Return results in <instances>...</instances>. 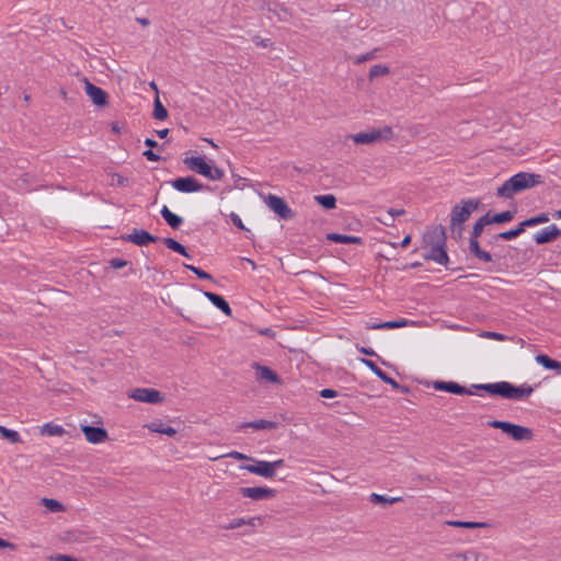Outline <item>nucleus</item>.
<instances>
[{"instance_id":"1","label":"nucleus","mask_w":561,"mask_h":561,"mask_svg":"<svg viewBox=\"0 0 561 561\" xmlns=\"http://www.w3.org/2000/svg\"><path fill=\"white\" fill-rule=\"evenodd\" d=\"M541 182L542 180L540 174L519 172L511 176L500 187H497L496 195L499 197L510 199L523 191L541 184Z\"/></svg>"},{"instance_id":"2","label":"nucleus","mask_w":561,"mask_h":561,"mask_svg":"<svg viewBox=\"0 0 561 561\" xmlns=\"http://www.w3.org/2000/svg\"><path fill=\"white\" fill-rule=\"evenodd\" d=\"M492 396H500L508 400H523L531 396L534 392L533 387L528 385L514 386L507 381H500L494 383H484L476 386Z\"/></svg>"},{"instance_id":"3","label":"nucleus","mask_w":561,"mask_h":561,"mask_svg":"<svg viewBox=\"0 0 561 561\" xmlns=\"http://www.w3.org/2000/svg\"><path fill=\"white\" fill-rule=\"evenodd\" d=\"M183 163L188 170L211 181H220L225 176L224 170L206 161L203 157H185Z\"/></svg>"},{"instance_id":"4","label":"nucleus","mask_w":561,"mask_h":561,"mask_svg":"<svg viewBox=\"0 0 561 561\" xmlns=\"http://www.w3.org/2000/svg\"><path fill=\"white\" fill-rule=\"evenodd\" d=\"M392 138L393 130L390 126L371 128L347 136V139L352 140L355 145H375L390 141Z\"/></svg>"},{"instance_id":"5","label":"nucleus","mask_w":561,"mask_h":561,"mask_svg":"<svg viewBox=\"0 0 561 561\" xmlns=\"http://www.w3.org/2000/svg\"><path fill=\"white\" fill-rule=\"evenodd\" d=\"M480 202L474 199H465L460 204L453 207L450 214V228L453 231L458 228V232L461 233V225L467 221L472 211L479 207Z\"/></svg>"},{"instance_id":"6","label":"nucleus","mask_w":561,"mask_h":561,"mask_svg":"<svg viewBox=\"0 0 561 561\" xmlns=\"http://www.w3.org/2000/svg\"><path fill=\"white\" fill-rule=\"evenodd\" d=\"M489 425L494 428L501 430L503 433L517 442H529L533 439L534 434L529 427L513 424L505 421H491Z\"/></svg>"},{"instance_id":"7","label":"nucleus","mask_w":561,"mask_h":561,"mask_svg":"<svg viewBox=\"0 0 561 561\" xmlns=\"http://www.w3.org/2000/svg\"><path fill=\"white\" fill-rule=\"evenodd\" d=\"M253 463L240 466V469L247 470L250 473L272 479L276 474V469L280 468L284 465L283 459H277L275 461H265V460H256L253 458Z\"/></svg>"},{"instance_id":"8","label":"nucleus","mask_w":561,"mask_h":561,"mask_svg":"<svg viewBox=\"0 0 561 561\" xmlns=\"http://www.w3.org/2000/svg\"><path fill=\"white\" fill-rule=\"evenodd\" d=\"M435 241L426 238V242L431 245L430 253L427 254L428 260H433L439 264H446L448 262L447 253L444 249V231L440 229L439 231H434ZM433 238V237H430Z\"/></svg>"},{"instance_id":"9","label":"nucleus","mask_w":561,"mask_h":561,"mask_svg":"<svg viewBox=\"0 0 561 561\" xmlns=\"http://www.w3.org/2000/svg\"><path fill=\"white\" fill-rule=\"evenodd\" d=\"M128 397L138 402L151 404H158L163 401L161 392L151 388H136L128 393Z\"/></svg>"},{"instance_id":"10","label":"nucleus","mask_w":561,"mask_h":561,"mask_svg":"<svg viewBox=\"0 0 561 561\" xmlns=\"http://www.w3.org/2000/svg\"><path fill=\"white\" fill-rule=\"evenodd\" d=\"M239 492L243 497L253 501L273 499L276 496L277 493L276 490L267 486H242L240 488Z\"/></svg>"},{"instance_id":"11","label":"nucleus","mask_w":561,"mask_h":561,"mask_svg":"<svg viewBox=\"0 0 561 561\" xmlns=\"http://www.w3.org/2000/svg\"><path fill=\"white\" fill-rule=\"evenodd\" d=\"M265 204L272 211L277 214L283 219H291L294 217L293 210L279 196L273 194L267 195L265 198Z\"/></svg>"},{"instance_id":"12","label":"nucleus","mask_w":561,"mask_h":561,"mask_svg":"<svg viewBox=\"0 0 561 561\" xmlns=\"http://www.w3.org/2000/svg\"><path fill=\"white\" fill-rule=\"evenodd\" d=\"M84 88L87 95L91 99L92 103L96 106H106L108 103L107 93L91 83L88 79H84Z\"/></svg>"},{"instance_id":"13","label":"nucleus","mask_w":561,"mask_h":561,"mask_svg":"<svg viewBox=\"0 0 561 561\" xmlns=\"http://www.w3.org/2000/svg\"><path fill=\"white\" fill-rule=\"evenodd\" d=\"M85 439L91 444H102L108 439L107 431L103 427L81 425Z\"/></svg>"},{"instance_id":"14","label":"nucleus","mask_w":561,"mask_h":561,"mask_svg":"<svg viewBox=\"0 0 561 561\" xmlns=\"http://www.w3.org/2000/svg\"><path fill=\"white\" fill-rule=\"evenodd\" d=\"M172 186L183 193H194L203 190V184L192 176L179 178L172 182Z\"/></svg>"},{"instance_id":"15","label":"nucleus","mask_w":561,"mask_h":561,"mask_svg":"<svg viewBox=\"0 0 561 561\" xmlns=\"http://www.w3.org/2000/svg\"><path fill=\"white\" fill-rule=\"evenodd\" d=\"M123 239L136 245L144 247L150 242H156L158 237L152 236L145 230L134 229L130 233L124 236Z\"/></svg>"},{"instance_id":"16","label":"nucleus","mask_w":561,"mask_h":561,"mask_svg":"<svg viewBox=\"0 0 561 561\" xmlns=\"http://www.w3.org/2000/svg\"><path fill=\"white\" fill-rule=\"evenodd\" d=\"M264 524V519L262 516H252L249 518L238 517L233 518L229 524L224 526L225 530H233L238 529L242 526H250L252 528L261 527Z\"/></svg>"},{"instance_id":"17","label":"nucleus","mask_w":561,"mask_h":561,"mask_svg":"<svg viewBox=\"0 0 561 561\" xmlns=\"http://www.w3.org/2000/svg\"><path fill=\"white\" fill-rule=\"evenodd\" d=\"M560 236L561 230L556 225H551L538 231L534 236V240L537 244H543L556 240Z\"/></svg>"},{"instance_id":"18","label":"nucleus","mask_w":561,"mask_h":561,"mask_svg":"<svg viewBox=\"0 0 561 561\" xmlns=\"http://www.w3.org/2000/svg\"><path fill=\"white\" fill-rule=\"evenodd\" d=\"M435 390L447 391L454 394H472L473 392L454 381H434Z\"/></svg>"},{"instance_id":"19","label":"nucleus","mask_w":561,"mask_h":561,"mask_svg":"<svg viewBox=\"0 0 561 561\" xmlns=\"http://www.w3.org/2000/svg\"><path fill=\"white\" fill-rule=\"evenodd\" d=\"M360 362L368 367L376 376H378L382 381L390 385L392 388H400L399 383L391 377H389L386 373H383L373 360L362 358Z\"/></svg>"},{"instance_id":"20","label":"nucleus","mask_w":561,"mask_h":561,"mask_svg":"<svg viewBox=\"0 0 561 561\" xmlns=\"http://www.w3.org/2000/svg\"><path fill=\"white\" fill-rule=\"evenodd\" d=\"M39 504L45 508V513L57 514L67 512V506L56 499L42 497Z\"/></svg>"},{"instance_id":"21","label":"nucleus","mask_w":561,"mask_h":561,"mask_svg":"<svg viewBox=\"0 0 561 561\" xmlns=\"http://www.w3.org/2000/svg\"><path fill=\"white\" fill-rule=\"evenodd\" d=\"M204 296L219 310H221L226 316H231L232 310L228 302L219 295L210 293V291H204Z\"/></svg>"},{"instance_id":"22","label":"nucleus","mask_w":561,"mask_h":561,"mask_svg":"<svg viewBox=\"0 0 561 561\" xmlns=\"http://www.w3.org/2000/svg\"><path fill=\"white\" fill-rule=\"evenodd\" d=\"M254 368L257 373V379L265 380L272 383H280L278 375L271 368L259 364H255Z\"/></svg>"},{"instance_id":"23","label":"nucleus","mask_w":561,"mask_h":561,"mask_svg":"<svg viewBox=\"0 0 561 561\" xmlns=\"http://www.w3.org/2000/svg\"><path fill=\"white\" fill-rule=\"evenodd\" d=\"M412 322H410L407 319H400L396 321H387V322H380L375 324H366V328L369 330H378V329H400L405 328L410 325Z\"/></svg>"},{"instance_id":"24","label":"nucleus","mask_w":561,"mask_h":561,"mask_svg":"<svg viewBox=\"0 0 561 561\" xmlns=\"http://www.w3.org/2000/svg\"><path fill=\"white\" fill-rule=\"evenodd\" d=\"M536 362L543 366L546 369L556 370L558 374H561V363L550 358L545 354H539L536 356Z\"/></svg>"},{"instance_id":"25","label":"nucleus","mask_w":561,"mask_h":561,"mask_svg":"<svg viewBox=\"0 0 561 561\" xmlns=\"http://www.w3.org/2000/svg\"><path fill=\"white\" fill-rule=\"evenodd\" d=\"M146 427L152 433H159L170 437L176 434L175 428L164 425L162 422H151L147 424Z\"/></svg>"},{"instance_id":"26","label":"nucleus","mask_w":561,"mask_h":561,"mask_svg":"<svg viewBox=\"0 0 561 561\" xmlns=\"http://www.w3.org/2000/svg\"><path fill=\"white\" fill-rule=\"evenodd\" d=\"M241 427H251L253 430H275L277 427V423L268 420H256L253 422H248L241 425Z\"/></svg>"},{"instance_id":"27","label":"nucleus","mask_w":561,"mask_h":561,"mask_svg":"<svg viewBox=\"0 0 561 561\" xmlns=\"http://www.w3.org/2000/svg\"><path fill=\"white\" fill-rule=\"evenodd\" d=\"M161 216L173 229L179 228V226L183 221V219L180 216L173 214L167 206H163V208L161 209Z\"/></svg>"},{"instance_id":"28","label":"nucleus","mask_w":561,"mask_h":561,"mask_svg":"<svg viewBox=\"0 0 561 561\" xmlns=\"http://www.w3.org/2000/svg\"><path fill=\"white\" fill-rule=\"evenodd\" d=\"M469 248L471 253L474 254L479 260L484 262H490L492 260L490 253L480 249L478 239H470Z\"/></svg>"},{"instance_id":"29","label":"nucleus","mask_w":561,"mask_h":561,"mask_svg":"<svg viewBox=\"0 0 561 561\" xmlns=\"http://www.w3.org/2000/svg\"><path fill=\"white\" fill-rule=\"evenodd\" d=\"M446 524L448 526L456 527V528H469V529L488 527L486 523H481V522L447 520Z\"/></svg>"},{"instance_id":"30","label":"nucleus","mask_w":561,"mask_h":561,"mask_svg":"<svg viewBox=\"0 0 561 561\" xmlns=\"http://www.w3.org/2000/svg\"><path fill=\"white\" fill-rule=\"evenodd\" d=\"M456 558L460 561H488V557L485 554L473 550L457 553Z\"/></svg>"},{"instance_id":"31","label":"nucleus","mask_w":561,"mask_h":561,"mask_svg":"<svg viewBox=\"0 0 561 561\" xmlns=\"http://www.w3.org/2000/svg\"><path fill=\"white\" fill-rule=\"evenodd\" d=\"M41 434L47 436H61L65 434V430L60 425L46 423L41 427Z\"/></svg>"},{"instance_id":"32","label":"nucleus","mask_w":561,"mask_h":561,"mask_svg":"<svg viewBox=\"0 0 561 561\" xmlns=\"http://www.w3.org/2000/svg\"><path fill=\"white\" fill-rule=\"evenodd\" d=\"M328 239L336 243H360L362 239L355 236L329 233Z\"/></svg>"},{"instance_id":"33","label":"nucleus","mask_w":561,"mask_h":561,"mask_svg":"<svg viewBox=\"0 0 561 561\" xmlns=\"http://www.w3.org/2000/svg\"><path fill=\"white\" fill-rule=\"evenodd\" d=\"M316 202L324 207L325 209H333L336 206V198L332 194L317 195L314 196Z\"/></svg>"},{"instance_id":"34","label":"nucleus","mask_w":561,"mask_h":561,"mask_svg":"<svg viewBox=\"0 0 561 561\" xmlns=\"http://www.w3.org/2000/svg\"><path fill=\"white\" fill-rule=\"evenodd\" d=\"M486 225H490V216H489V214L482 216L481 218H479L476 221V224L473 225V228H472L471 239H478L480 237V234L482 233L483 228Z\"/></svg>"},{"instance_id":"35","label":"nucleus","mask_w":561,"mask_h":561,"mask_svg":"<svg viewBox=\"0 0 561 561\" xmlns=\"http://www.w3.org/2000/svg\"><path fill=\"white\" fill-rule=\"evenodd\" d=\"M163 242H164V244L167 245L168 249H170V250H172L174 252H178V253H180L181 255H183L185 257H190V254L187 253L185 247L182 245L176 240H174L172 238H165V239H163Z\"/></svg>"},{"instance_id":"36","label":"nucleus","mask_w":561,"mask_h":561,"mask_svg":"<svg viewBox=\"0 0 561 561\" xmlns=\"http://www.w3.org/2000/svg\"><path fill=\"white\" fill-rule=\"evenodd\" d=\"M153 117L159 121H164L168 118V111L161 103L159 95L156 96L153 103Z\"/></svg>"},{"instance_id":"37","label":"nucleus","mask_w":561,"mask_h":561,"mask_svg":"<svg viewBox=\"0 0 561 561\" xmlns=\"http://www.w3.org/2000/svg\"><path fill=\"white\" fill-rule=\"evenodd\" d=\"M400 500H401V497H387V496L378 494V493L370 494V502H373L375 504H380V505H391V504L399 502Z\"/></svg>"},{"instance_id":"38","label":"nucleus","mask_w":561,"mask_h":561,"mask_svg":"<svg viewBox=\"0 0 561 561\" xmlns=\"http://www.w3.org/2000/svg\"><path fill=\"white\" fill-rule=\"evenodd\" d=\"M0 434L2 435V437H4L5 439L10 440L13 444L21 443L20 434L14 430H9V428L0 425Z\"/></svg>"},{"instance_id":"39","label":"nucleus","mask_w":561,"mask_h":561,"mask_svg":"<svg viewBox=\"0 0 561 561\" xmlns=\"http://www.w3.org/2000/svg\"><path fill=\"white\" fill-rule=\"evenodd\" d=\"M548 221H549V217L547 214H539L535 217H531L529 219L522 221V226L534 227V226L545 224Z\"/></svg>"},{"instance_id":"40","label":"nucleus","mask_w":561,"mask_h":561,"mask_svg":"<svg viewBox=\"0 0 561 561\" xmlns=\"http://www.w3.org/2000/svg\"><path fill=\"white\" fill-rule=\"evenodd\" d=\"M514 215L510 210L502 211L500 214H495L493 217H490V224H502L507 222L513 219Z\"/></svg>"},{"instance_id":"41","label":"nucleus","mask_w":561,"mask_h":561,"mask_svg":"<svg viewBox=\"0 0 561 561\" xmlns=\"http://www.w3.org/2000/svg\"><path fill=\"white\" fill-rule=\"evenodd\" d=\"M526 227L527 226H522V222H520L517 228L502 232V233H500L499 237L504 240L514 239V238L518 237L520 233H523Z\"/></svg>"},{"instance_id":"42","label":"nucleus","mask_w":561,"mask_h":561,"mask_svg":"<svg viewBox=\"0 0 561 561\" xmlns=\"http://www.w3.org/2000/svg\"><path fill=\"white\" fill-rule=\"evenodd\" d=\"M389 73V68L383 65H375L369 70V79L382 77Z\"/></svg>"},{"instance_id":"43","label":"nucleus","mask_w":561,"mask_h":561,"mask_svg":"<svg viewBox=\"0 0 561 561\" xmlns=\"http://www.w3.org/2000/svg\"><path fill=\"white\" fill-rule=\"evenodd\" d=\"M128 184V179L123 176L119 173L111 174V185L112 186H126Z\"/></svg>"},{"instance_id":"44","label":"nucleus","mask_w":561,"mask_h":561,"mask_svg":"<svg viewBox=\"0 0 561 561\" xmlns=\"http://www.w3.org/2000/svg\"><path fill=\"white\" fill-rule=\"evenodd\" d=\"M184 267H186L187 270L192 271L198 278H202V279H211V275L208 274L207 272L198 268V267H195L193 265H190V264H184Z\"/></svg>"},{"instance_id":"45","label":"nucleus","mask_w":561,"mask_h":561,"mask_svg":"<svg viewBox=\"0 0 561 561\" xmlns=\"http://www.w3.org/2000/svg\"><path fill=\"white\" fill-rule=\"evenodd\" d=\"M479 336L484 337V339H492V340H496V341H505L506 340V336L504 334L497 333V332H492V331H483L479 334Z\"/></svg>"},{"instance_id":"46","label":"nucleus","mask_w":561,"mask_h":561,"mask_svg":"<svg viewBox=\"0 0 561 561\" xmlns=\"http://www.w3.org/2000/svg\"><path fill=\"white\" fill-rule=\"evenodd\" d=\"M270 11H274L280 20H286L289 16L288 9L280 4H275V10L270 9Z\"/></svg>"},{"instance_id":"47","label":"nucleus","mask_w":561,"mask_h":561,"mask_svg":"<svg viewBox=\"0 0 561 561\" xmlns=\"http://www.w3.org/2000/svg\"><path fill=\"white\" fill-rule=\"evenodd\" d=\"M252 41L256 46H261L264 48L272 47V42L270 38H262L259 35H255Z\"/></svg>"},{"instance_id":"48","label":"nucleus","mask_w":561,"mask_h":561,"mask_svg":"<svg viewBox=\"0 0 561 561\" xmlns=\"http://www.w3.org/2000/svg\"><path fill=\"white\" fill-rule=\"evenodd\" d=\"M226 457H230L232 459H236V460H250L252 461L253 458L245 455V454H242L240 451H230L226 455Z\"/></svg>"},{"instance_id":"49","label":"nucleus","mask_w":561,"mask_h":561,"mask_svg":"<svg viewBox=\"0 0 561 561\" xmlns=\"http://www.w3.org/2000/svg\"><path fill=\"white\" fill-rule=\"evenodd\" d=\"M404 214V210L403 209H389L388 210V215L390 216V220L389 221H383L385 225H391V222L393 221V218L396 216H401Z\"/></svg>"},{"instance_id":"50","label":"nucleus","mask_w":561,"mask_h":561,"mask_svg":"<svg viewBox=\"0 0 561 561\" xmlns=\"http://www.w3.org/2000/svg\"><path fill=\"white\" fill-rule=\"evenodd\" d=\"M230 218H231V221L238 227L240 228L241 230H247V228L244 227L242 220L240 219V217L234 214V213H231L230 214Z\"/></svg>"},{"instance_id":"51","label":"nucleus","mask_w":561,"mask_h":561,"mask_svg":"<svg viewBox=\"0 0 561 561\" xmlns=\"http://www.w3.org/2000/svg\"><path fill=\"white\" fill-rule=\"evenodd\" d=\"M51 561H78L77 559L67 554H56L50 557Z\"/></svg>"},{"instance_id":"52","label":"nucleus","mask_w":561,"mask_h":561,"mask_svg":"<svg viewBox=\"0 0 561 561\" xmlns=\"http://www.w3.org/2000/svg\"><path fill=\"white\" fill-rule=\"evenodd\" d=\"M111 266L113 268H122L124 266L127 265V262L124 261V260H121V259H113L111 262H110Z\"/></svg>"},{"instance_id":"53","label":"nucleus","mask_w":561,"mask_h":561,"mask_svg":"<svg viewBox=\"0 0 561 561\" xmlns=\"http://www.w3.org/2000/svg\"><path fill=\"white\" fill-rule=\"evenodd\" d=\"M336 394H337L336 391L333 389H323L320 391V396L325 399L334 398V397H336Z\"/></svg>"},{"instance_id":"54","label":"nucleus","mask_w":561,"mask_h":561,"mask_svg":"<svg viewBox=\"0 0 561 561\" xmlns=\"http://www.w3.org/2000/svg\"><path fill=\"white\" fill-rule=\"evenodd\" d=\"M0 549L15 550L16 549V545L0 538Z\"/></svg>"},{"instance_id":"55","label":"nucleus","mask_w":561,"mask_h":561,"mask_svg":"<svg viewBox=\"0 0 561 561\" xmlns=\"http://www.w3.org/2000/svg\"><path fill=\"white\" fill-rule=\"evenodd\" d=\"M144 156H145L149 161H158V160H160V156H158L157 153H154L151 149L146 150V151L144 152Z\"/></svg>"},{"instance_id":"56","label":"nucleus","mask_w":561,"mask_h":561,"mask_svg":"<svg viewBox=\"0 0 561 561\" xmlns=\"http://www.w3.org/2000/svg\"><path fill=\"white\" fill-rule=\"evenodd\" d=\"M260 334L267 335L270 337H275V335H276L275 332L268 328L261 330Z\"/></svg>"},{"instance_id":"57","label":"nucleus","mask_w":561,"mask_h":561,"mask_svg":"<svg viewBox=\"0 0 561 561\" xmlns=\"http://www.w3.org/2000/svg\"><path fill=\"white\" fill-rule=\"evenodd\" d=\"M358 350H359L360 353H363L365 355H368V356L375 355V352L371 348H367V347L360 346V347H358Z\"/></svg>"},{"instance_id":"58","label":"nucleus","mask_w":561,"mask_h":561,"mask_svg":"<svg viewBox=\"0 0 561 561\" xmlns=\"http://www.w3.org/2000/svg\"><path fill=\"white\" fill-rule=\"evenodd\" d=\"M111 129L116 133V134H121L122 133V127L119 126L118 123H112L111 124Z\"/></svg>"},{"instance_id":"59","label":"nucleus","mask_w":561,"mask_h":561,"mask_svg":"<svg viewBox=\"0 0 561 561\" xmlns=\"http://www.w3.org/2000/svg\"><path fill=\"white\" fill-rule=\"evenodd\" d=\"M145 144L149 147V148H153V147H157L158 146V142L151 138H147L145 140Z\"/></svg>"},{"instance_id":"60","label":"nucleus","mask_w":561,"mask_h":561,"mask_svg":"<svg viewBox=\"0 0 561 561\" xmlns=\"http://www.w3.org/2000/svg\"><path fill=\"white\" fill-rule=\"evenodd\" d=\"M411 242V236H405L401 242V247L405 248Z\"/></svg>"},{"instance_id":"61","label":"nucleus","mask_w":561,"mask_h":561,"mask_svg":"<svg viewBox=\"0 0 561 561\" xmlns=\"http://www.w3.org/2000/svg\"><path fill=\"white\" fill-rule=\"evenodd\" d=\"M169 134V129H161V130H158L157 131V135L160 137V138H165Z\"/></svg>"},{"instance_id":"62","label":"nucleus","mask_w":561,"mask_h":561,"mask_svg":"<svg viewBox=\"0 0 561 561\" xmlns=\"http://www.w3.org/2000/svg\"><path fill=\"white\" fill-rule=\"evenodd\" d=\"M371 58H373L371 54H367V55H365V56L359 57V58L357 59V62H363V61L369 60V59H371Z\"/></svg>"},{"instance_id":"63","label":"nucleus","mask_w":561,"mask_h":561,"mask_svg":"<svg viewBox=\"0 0 561 561\" xmlns=\"http://www.w3.org/2000/svg\"><path fill=\"white\" fill-rule=\"evenodd\" d=\"M137 21L142 25V26H148L149 25V21L148 19H145V18H138Z\"/></svg>"},{"instance_id":"64","label":"nucleus","mask_w":561,"mask_h":561,"mask_svg":"<svg viewBox=\"0 0 561 561\" xmlns=\"http://www.w3.org/2000/svg\"><path fill=\"white\" fill-rule=\"evenodd\" d=\"M150 88L157 93V95H159V90H158V85L156 84L154 81L150 82Z\"/></svg>"}]
</instances>
